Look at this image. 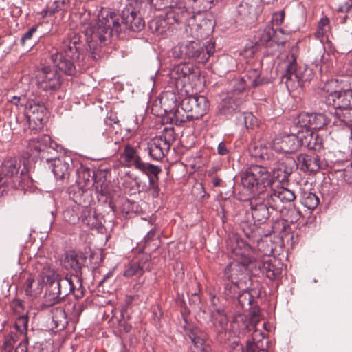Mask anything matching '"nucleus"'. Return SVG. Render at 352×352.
<instances>
[{
  "label": "nucleus",
  "instance_id": "1",
  "mask_svg": "<svg viewBox=\"0 0 352 352\" xmlns=\"http://www.w3.org/2000/svg\"><path fill=\"white\" fill-rule=\"evenodd\" d=\"M122 31L119 16L114 12L107 10L101 17L85 30V36L92 58L96 59L98 47L105 46L111 42L113 36H118Z\"/></svg>",
  "mask_w": 352,
  "mask_h": 352
},
{
  "label": "nucleus",
  "instance_id": "2",
  "mask_svg": "<svg viewBox=\"0 0 352 352\" xmlns=\"http://www.w3.org/2000/svg\"><path fill=\"white\" fill-rule=\"evenodd\" d=\"M296 195L294 191L283 186L270 188L267 194L258 195L251 201L252 216L254 222L258 224L265 223L269 219L272 210H280L284 203L294 201Z\"/></svg>",
  "mask_w": 352,
  "mask_h": 352
},
{
  "label": "nucleus",
  "instance_id": "3",
  "mask_svg": "<svg viewBox=\"0 0 352 352\" xmlns=\"http://www.w3.org/2000/svg\"><path fill=\"white\" fill-rule=\"evenodd\" d=\"M82 44L79 37L74 32L63 41V54L57 51L51 52V60L60 71L67 75L76 73V65H82L85 56L82 52Z\"/></svg>",
  "mask_w": 352,
  "mask_h": 352
},
{
  "label": "nucleus",
  "instance_id": "4",
  "mask_svg": "<svg viewBox=\"0 0 352 352\" xmlns=\"http://www.w3.org/2000/svg\"><path fill=\"white\" fill-rule=\"evenodd\" d=\"M199 28V25H192V27L189 25L188 28H186L187 34L195 40L184 41L175 45L173 49L175 58H195L201 63L208 61L214 53V47L212 43L205 45L199 41L201 34Z\"/></svg>",
  "mask_w": 352,
  "mask_h": 352
},
{
  "label": "nucleus",
  "instance_id": "5",
  "mask_svg": "<svg viewBox=\"0 0 352 352\" xmlns=\"http://www.w3.org/2000/svg\"><path fill=\"white\" fill-rule=\"evenodd\" d=\"M266 165H252L243 173L241 182L244 187L258 195L267 194L270 188L282 186L276 182Z\"/></svg>",
  "mask_w": 352,
  "mask_h": 352
},
{
  "label": "nucleus",
  "instance_id": "6",
  "mask_svg": "<svg viewBox=\"0 0 352 352\" xmlns=\"http://www.w3.org/2000/svg\"><path fill=\"white\" fill-rule=\"evenodd\" d=\"M36 270L38 272L41 283L47 286L44 296L46 306H53L60 303V292L61 287L59 283L65 278L47 263H38Z\"/></svg>",
  "mask_w": 352,
  "mask_h": 352
},
{
  "label": "nucleus",
  "instance_id": "7",
  "mask_svg": "<svg viewBox=\"0 0 352 352\" xmlns=\"http://www.w3.org/2000/svg\"><path fill=\"white\" fill-rule=\"evenodd\" d=\"M247 287L242 288L243 292L238 294V302L239 306L244 311H250V317L239 314L232 322V328L235 329L236 325L239 327V331L245 333V331L251 330L257 325L260 321L259 309L253 307L254 296L247 290Z\"/></svg>",
  "mask_w": 352,
  "mask_h": 352
},
{
  "label": "nucleus",
  "instance_id": "8",
  "mask_svg": "<svg viewBox=\"0 0 352 352\" xmlns=\"http://www.w3.org/2000/svg\"><path fill=\"white\" fill-rule=\"evenodd\" d=\"M313 77L312 69L305 65H298L293 54L288 57V63L286 66L285 73L282 76V80H285L289 91L302 88L305 83L309 82Z\"/></svg>",
  "mask_w": 352,
  "mask_h": 352
},
{
  "label": "nucleus",
  "instance_id": "9",
  "mask_svg": "<svg viewBox=\"0 0 352 352\" xmlns=\"http://www.w3.org/2000/svg\"><path fill=\"white\" fill-rule=\"evenodd\" d=\"M1 173L14 189L24 190L32 182L27 168L22 166L21 160L16 157L6 159L1 165Z\"/></svg>",
  "mask_w": 352,
  "mask_h": 352
},
{
  "label": "nucleus",
  "instance_id": "10",
  "mask_svg": "<svg viewBox=\"0 0 352 352\" xmlns=\"http://www.w3.org/2000/svg\"><path fill=\"white\" fill-rule=\"evenodd\" d=\"M63 215L64 219L70 224L76 225L81 222L91 229L98 227V221L91 208L89 206L77 204L76 201L63 212Z\"/></svg>",
  "mask_w": 352,
  "mask_h": 352
},
{
  "label": "nucleus",
  "instance_id": "11",
  "mask_svg": "<svg viewBox=\"0 0 352 352\" xmlns=\"http://www.w3.org/2000/svg\"><path fill=\"white\" fill-rule=\"evenodd\" d=\"M254 259L250 256L241 255L240 261L230 263L225 268L224 275L229 281L243 284L247 287L250 278L248 269L254 265Z\"/></svg>",
  "mask_w": 352,
  "mask_h": 352
},
{
  "label": "nucleus",
  "instance_id": "12",
  "mask_svg": "<svg viewBox=\"0 0 352 352\" xmlns=\"http://www.w3.org/2000/svg\"><path fill=\"white\" fill-rule=\"evenodd\" d=\"M174 135L173 128H165L162 135L153 138L148 143V154L153 160L160 161L164 158L175 140Z\"/></svg>",
  "mask_w": 352,
  "mask_h": 352
},
{
  "label": "nucleus",
  "instance_id": "13",
  "mask_svg": "<svg viewBox=\"0 0 352 352\" xmlns=\"http://www.w3.org/2000/svg\"><path fill=\"white\" fill-rule=\"evenodd\" d=\"M144 16V10L142 9V5L135 3V6H128L122 11L120 23L122 28L124 26L126 29L133 32L142 30L145 25Z\"/></svg>",
  "mask_w": 352,
  "mask_h": 352
},
{
  "label": "nucleus",
  "instance_id": "14",
  "mask_svg": "<svg viewBox=\"0 0 352 352\" xmlns=\"http://www.w3.org/2000/svg\"><path fill=\"white\" fill-rule=\"evenodd\" d=\"M160 102L164 113H174L177 124H182L195 120L191 117L190 113H187L183 110L182 102L180 107L175 109L177 107V98L173 93H166L163 94L160 98Z\"/></svg>",
  "mask_w": 352,
  "mask_h": 352
},
{
  "label": "nucleus",
  "instance_id": "15",
  "mask_svg": "<svg viewBox=\"0 0 352 352\" xmlns=\"http://www.w3.org/2000/svg\"><path fill=\"white\" fill-rule=\"evenodd\" d=\"M36 79L37 85L44 91L56 90L61 85L60 74L51 66H44L38 69Z\"/></svg>",
  "mask_w": 352,
  "mask_h": 352
},
{
  "label": "nucleus",
  "instance_id": "16",
  "mask_svg": "<svg viewBox=\"0 0 352 352\" xmlns=\"http://www.w3.org/2000/svg\"><path fill=\"white\" fill-rule=\"evenodd\" d=\"M122 157L126 162L133 165L136 169L147 175L160 174L162 171L159 166L144 162L140 157L136 154L135 148L130 145L125 146Z\"/></svg>",
  "mask_w": 352,
  "mask_h": 352
},
{
  "label": "nucleus",
  "instance_id": "17",
  "mask_svg": "<svg viewBox=\"0 0 352 352\" xmlns=\"http://www.w3.org/2000/svg\"><path fill=\"white\" fill-rule=\"evenodd\" d=\"M59 286L61 287L60 292V302L71 293L74 294L76 298H81L84 296L85 289L82 286L81 278L77 274L66 275Z\"/></svg>",
  "mask_w": 352,
  "mask_h": 352
},
{
  "label": "nucleus",
  "instance_id": "18",
  "mask_svg": "<svg viewBox=\"0 0 352 352\" xmlns=\"http://www.w3.org/2000/svg\"><path fill=\"white\" fill-rule=\"evenodd\" d=\"M182 108L191 117L197 120L203 117L208 108V102L206 98L201 95L190 96L182 101Z\"/></svg>",
  "mask_w": 352,
  "mask_h": 352
},
{
  "label": "nucleus",
  "instance_id": "19",
  "mask_svg": "<svg viewBox=\"0 0 352 352\" xmlns=\"http://www.w3.org/2000/svg\"><path fill=\"white\" fill-rule=\"evenodd\" d=\"M166 16L168 22L171 25L184 23L187 24L186 28H188L189 25L192 27V25H197L190 23L191 21H195V15L188 10L182 0H179L176 6L167 10Z\"/></svg>",
  "mask_w": 352,
  "mask_h": 352
},
{
  "label": "nucleus",
  "instance_id": "20",
  "mask_svg": "<svg viewBox=\"0 0 352 352\" xmlns=\"http://www.w3.org/2000/svg\"><path fill=\"white\" fill-rule=\"evenodd\" d=\"M50 168H51L56 179H67L72 170V161L67 157L62 158L56 157L47 159Z\"/></svg>",
  "mask_w": 352,
  "mask_h": 352
},
{
  "label": "nucleus",
  "instance_id": "21",
  "mask_svg": "<svg viewBox=\"0 0 352 352\" xmlns=\"http://www.w3.org/2000/svg\"><path fill=\"white\" fill-rule=\"evenodd\" d=\"M299 148L300 143L298 137L294 134L276 137L272 144V149L279 153H292Z\"/></svg>",
  "mask_w": 352,
  "mask_h": 352
},
{
  "label": "nucleus",
  "instance_id": "22",
  "mask_svg": "<svg viewBox=\"0 0 352 352\" xmlns=\"http://www.w3.org/2000/svg\"><path fill=\"white\" fill-rule=\"evenodd\" d=\"M298 167V162L294 157L289 155H283L281 157L276 158L275 164L271 166L274 174L277 171V177L280 176V173L283 174L282 180L287 179Z\"/></svg>",
  "mask_w": 352,
  "mask_h": 352
},
{
  "label": "nucleus",
  "instance_id": "23",
  "mask_svg": "<svg viewBox=\"0 0 352 352\" xmlns=\"http://www.w3.org/2000/svg\"><path fill=\"white\" fill-rule=\"evenodd\" d=\"M279 34H284L282 28L274 30L272 25H266L256 32L254 41L259 45H265L272 39L277 43H283L285 39L279 38Z\"/></svg>",
  "mask_w": 352,
  "mask_h": 352
},
{
  "label": "nucleus",
  "instance_id": "24",
  "mask_svg": "<svg viewBox=\"0 0 352 352\" xmlns=\"http://www.w3.org/2000/svg\"><path fill=\"white\" fill-rule=\"evenodd\" d=\"M47 113V109L43 104L33 100L28 101L25 108V116L30 126L33 122L36 126L41 125Z\"/></svg>",
  "mask_w": 352,
  "mask_h": 352
},
{
  "label": "nucleus",
  "instance_id": "25",
  "mask_svg": "<svg viewBox=\"0 0 352 352\" xmlns=\"http://www.w3.org/2000/svg\"><path fill=\"white\" fill-rule=\"evenodd\" d=\"M254 264L270 280L278 278L282 274V264L275 258H269L262 263L254 260Z\"/></svg>",
  "mask_w": 352,
  "mask_h": 352
},
{
  "label": "nucleus",
  "instance_id": "26",
  "mask_svg": "<svg viewBox=\"0 0 352 352\" xmlns=\"http://www.w3.org/2000/svg\"><path fill=\"white\" fill-rule=\"evenodd\" d=\"M273 149L263 146L261 144L256 143L250 148L251 155L263 161L264 164L269 167L272 166L276 162Z\"/></svg>",
  "mask_w": 352,
  "mask_h": 352
},
{
  "label": "nucleus",
  "instance_id": "27",
  "mask_svg": "<svg viewBox=\"0 0 352 352\" xmlns=\"http://www.w3.org/2000/svg\"><path fill=\"white\" fill-rule=\"evenodd\" d=\"M194 75V67L191 63H181L175 67L170 72L171 78L175 79L177 85L182 86L188 82L191 76Z\"/></svg>",
  "mask_w": 352,
  "mask_h": 352
},
{
  "label": "nucleus",
  "instance_id": "28",
  "mask_svg": "<svg viewBox=\"0 0 352 352\" xmlns=\"http://www.w3.org/2000/svg\"><path fill=\"white\" fill-rule=\"evenodd\" d=\"M298 166L304 172H317L321 168V160L318 155L300 154L297 157Z\"/></svg>",
  "mask_w": 352,
  "mask_h": 352
},
{
  "label": "nucleus",
  "instance_id": "29",
  "mask_svg": "<svg viewBox=\"0 0 352 352\" xmlns=\"http://www.w3.org/2000/svg\"><path fill=\"white\" fill-rule=\"evenodd\" d=\"M336 110L352 107V89L336 90L329 95Z\"/></svg>",
  "mask_w": 352,
  "mask_h": 352
},
{
  "label": "nucleus",
  "instance_id": "30",
  "mask_svg": "<svg viewBox=\"0 0 352 352\" xmlns=\"http://www.w3.org/2000/svg\"><path fill=\"white\" fill-rule=\"evenodd\" d=\"M150 270V262L148 256H143L138 261L131 263L124 272L125 277H140L145 271Z\"/></svg>",
  "mask_w": 352,
  "mask_h": 352
},
{
  "label": "nucleus",
  "instance_id": "31",
  "mask_svg": "<svg viewBox=\"0 0 352 352\" xmlns=\"http://www.w3.org/2000/svg\"><path fill=\"white\" fill-rule=\"evenodd\" d=\"M300 117L303 126L312 130L321 129L328 123L327 117L322 113H306Z\"/></svg>",
  "mask_w": 352,
  "mask_h": 352
},
{
  "label": "nucleus",
  "instance_id": "32",
  "mask_svg": "<svg viewBox=\"0 0 352 352\" xmlns=\"http://www.w3.org/2000/svg\"><path fill=\"white\" fill-rule=\"evenodd\" d=\"M297 137L300 147L304 146L309 150H318L322 146V138L312 131L298 133Z\"/></svg>",
  "mask_w": 352,
  "mask_h": 352
},
{
  "label": "nucleus",
  "instance_id": "33",
  "mask_svg": "<svg viewBox=\"0 0 352 352\" xmlns=\"http://www.w3.org/2000/svg\"><path fill=\"white\" fill-rule=\"evenodd\" d=\"M86 257L82 253L69 251L65 254L62 261L63 267L67 270H73L76 272L80 271Z\"/></svg>",
  "mask_w": 352,
  "mask_h": 352
},
{
  "label": "nucleus",
  "instance_id": "34",
  "mask_svg": "<svg viewBox=\"0 0 352 352\" xmlns=\"http://www.w3.org/2000/svg\"><path fill=\"white\" fill-rule=\"evenodd\" d=\"M243 78L246 80L249 87L251 88H255L258 86L269 82V80L267 78L261 77V69L259 66L249 69Z\"/></svg>",
  "mask_w": 352,
  "mask_h": 352
},
{
  "label": "nucleus",
  "instance_id": "35",
  "mask_svg": "<svg viewBox=\"0 0 352 352\" xmlns=\"http://www.w3.org/2000/svg\"><path fill=\"white\" fill-rule=\"evenodd\" d=\"M98 174V171L95 173L91 171L89 168L81 166L78 170V184L85 189H92V184L96 176Z\"/></svg>",
  "mask_w": 352,
  "mask_h": 352
},
{
  "label": "nucleus",
  "instance_id": "36",
  "mask_svg": "<svg viewBox=\"0 0 352 352\" xmlns=\"http://www.w3.org/2000/svg\"><path fill=\"white\" fill-rule=\"evenodd\" d=\"M232 330L238 333L239 336L240 335L245 336L252 331L250 338L248 337L246 340V346H248V342H250V344L253 346H263V340L264 338V333L261 331L256 329V326L251 330L245 331V333L240 332L239 327L237 325H236L235 329L232 328Z\"/></svg>",
  "mask_w": 352,
  "mask_h": 352
},
{
  "label": "nucleus",
  "instance_id": "37",
  "mask_svg": "<svg viewBox=\"0 0 352 352\" xmlns=\"http://www.w3.org/2000/svg\"><path fill=\"white\" fill-rule=\"evenodd\" d=\"M54 327L57 330L65 329L68 323L66 313L63 307H58L51 311Z\"/></svg>",
  "mask_w": 352,
  "mask_h": 352
},
{
  "label": "nucleus",
  "instance_id": "38",
  "mask_svg": "<svg viewBox=\"0 0 352 352\" xmlns=\"http://www.w3.org/2000/svg\"><path fill=\"white\" fill-rule=\"evenodd\" d=\"M23 289L25 294L31 297H36L41 294L43 284L39 280H35L30 276L23 285Z\"/></svg>",
  "mask_w": 352,
  "mask_h": 352
},
{
  "label": "nucleus",
  "instance_id": "39",
  "mask_svg": "<svg viewBox=\"0 0 352 352\" xmlns=\"http://www.w3.org/2000/svg\"><path fill=\"white\" fill-rule=\"evenodd\" d=\"M197 330H191L189 331L188 336L194 344V352H210V347L203 338L197 334Z\"/></svg>",
  "mask_w": 352,
  "mask_h": 352
},
{
  "label": "nucleus",
  "instance_id": "40",
  "mask_svg": "<svg viewBox=\"0 0 352 352\" xmlns=\"http://www.w3.org/2000/svg\"><path fill=\"white\" fill-rule=\"evenodd\" d=\"M92 190L104 196L109 193V182L102 171H98L96 178L92 184Z\"/></svg>",
  "mask_w": 352,
  "mask_h": 352
},
{
  "label": "nucleus",
  "instance_id": "41",
  "mask_svg": "<svg viewBox=\"0 0 352 352\" xmlns=\"http://www.w3.org/2000/svg\"><path fill=\"white\" fill-rule=\"evenodd\" d=\"M212 321L217 333H222L228 324V318L221 311L217 310L212 314Z\"/></svg>",
  "mask_w": 352,
  "mask_h": 352
},
{
  "label": "nucleus",
  "instance_id": "42",
  "mask_svg": "<svg viewBox=\"0 0 352 352\" xmlns=\"http://www.w3.org/2000/svg\"><path fill=\"white\" fill-rule=\"evenodd\" d=\"M19 340V335L17 333L11 332L7 335L4 338L2 346L3 352H12L16 341Z\"/></svg>",
  "mask_w": 352,
  "mask_h": 352
},
{
  "label": "nucleus",
  "instance_id": "43",
  "mask_svg": "<svg viewBox=\"0 0 352 352\" xmlns=\"http://www.w3.org/2000/svg\"><path fill=\"white\" fill-rule=\"evenodd\" d=\"M320 199L312 192H305L302 199V204L309 210H314L319 204Z\"/></svg>",
  "mask_w": 352,
  "mask_h": 352
},
{
  "label": "nucleus",
  "instance_id": "44",
  "mask_svg": "<svg viewBox=\"0 0 352 352\" xmlns=\"http://www.w3.org/2000/svg\"><path fill=\"white\" fill-rule=\"evenodd\" d=\"M151 4L157 10H168L173 6H176L179 0H151Z\"/></svg>",
  "mask_w": 352,
  "mask_h": 352
},
{
  "label": "nucleus",
  "instance_id": "45",
  "mask_svg": "<svg viewBox=\"0 0 352 352\" xmlns=\"http://www.w3.org/2000/svg\"><path fill=\"white\" fill-rule=\"evenodd\" d=\"M329 19L327 17L321 18L318 22L317 30L314 33L316 38L322 39L329 28Z\"/></svg>",
  "mask_w": 352,
  "mask_h": 352
},
{
  "label": "nucleus",
  "instance_id": "46",
  "mask_svg": "<svg viewBox=\"0 0 352 352\" xmlns=\"http://www.w3.org/2000/svg\"><path fill=\"white\" fill-rule=\"evenodd\" d=\"M243 287H245L243 284L230 281L225 286L224 293L228 298H234L236 294H239L240 289Z\"/></svg>",
  "mask_w": 352,
  "mask_h": 352
},
{
  "label": "nucleus",
  "instance_id": "47",
  "mask_svg": "<svg viewBox=\"0 0 352 352\" xmlns=\"http://www.w3.org/2000/svg\"><path fill=\"white\" fill-rule=\"evenodd\" d=\"M28 318L26 316H21L16 320L14 327L21 336H26Z\"/></svg>",
  "mask_w": 352,
  "mask_h": 352
},
{
  "label": "nucleus",
  "instance_id": "48",
  "mask_svg": "<svg viewBox=\"0 0 352 352\" xmlns=\"http://www.w3.org/2000/svg\"><path fill=\"white\" fill-rule=\"evenodd\" d=\"M243 118L247 129H254L258 126V120L252 113H245L243 115Z\"/></svg>",
  "mask_w": 352,
  "mask_h": 352
},
{
  "label": "nucleus",
  "instance_id": "49",
  "mask_svg": "<svg viewBox=\"0 0 352 352\" xmlns=\"http://www.w3.org/2000/svg\"><path fill=\"white\" fill-rule=\"evenodd\" d=\"M158 175H149V189L152 190V196L157 197L159 195L160 188L157 184Z\"/></svg>",
  "mask_w": 352,
  "mask_h": 352
},
{
  "label": "nucleus",
  "instance_id": "50",
  "mask_svg": "<svg viewBox=\"0 0 352 352\" xmlns=\"http://www.w3.org/2000/svg\"><path fill=\"white\" fill-rule=\"evenodd\" d=\"M162 21L159 19H153L148 22V27L153 33L162 34L164 28L162 26Z\"/></svg>",
  "mask_w": 352,
  "mask_h": 352
},
{
  "label": "nucleus",
  "instance_id": "51",
  "mask_svg": "<svg viewBox=\"0 0 352 352\" xmlns=\"http://www.w3.org/2000/svg\"><path fill=\"white\" fill-rule=\"evenodd\" d=\"M37 139L45 152H48V149L53 147V142L50 135H44Z\"/></svg>",
  "mask_w": 352,
  "mask_h": 352
},
{
  "label": "nucleus",
  "instance_id": "52",
  "mask_svg": "<svg viewBox=\"0 0 352 352\" xmlns=\"http://www.w3.org/2000/svg\"><path fill=\"white\" fill-rule=\"evenodd\" d=\"M338 12L346 13L352 16V0H347L343 3L340 4L338 8Z\"/></svg>",
  "mask_w": 352,
  "mask_h": 352
},
{
  "label": "nucleus",
  "instance_id": "53",
  "mask_svg": "<svg viewBox=\"0 0 352 352\" xmlns=\"http://www.w3.org/2000/svg\"><path fill=\"white\" fill-rule=\"evenodd\" d=\"M234 91L240 93V92L245 91L247 89H252V88L249 87V85H248L246 80L243 77L236 81V82L234 85Z\"/></svg>",
  "mask_w": 352,
  "mask_h": 352
},
{
  "label": "nucleus",
  "instance_id": "54",
  "mask_svg": "<svg viewBox=\"0 0 352 352\" xmlns=\"http://www.w3.org/2000/svg\"><path fill=\"white\" fill-rule=\"evenodd\" d=\"M37 31V26L32 27L27 32H25L21 38L20 43L21 45L24 46L26 42L32 39L33 34Z\"/></svg>",
  "mask_w": 352,
  "mask_h": 352
},
{
  "label": "nucleus",
  "instance_id": "55",
  "mask_svg": "<svg viewBox=\"0 0 352 352\" xmlns=\"http://www.w3.org/2000/svg\"><path fill=\"white\" fill-rule=\"evenodd\" d=\"M30 146L32 150H34L37 153H42L41 157H45L44 154L45 152L41 144H38V140L37 138L33 139L30 141Z\"/></svg>",
  "mask_w": 352,
  "mask_h": 352
},
{
  "label": "nucleus",
  "instance_id": "56",
  "mask_svg": "<svg viewBox=\"0 0 352 352\" xmlns=\"http://www.w3.org/2000/svg\"><path fill=\"white\" fill-rule=\"evenodd\" d=\"M10 186V182L7 179V177H6L5 175H3V177L1 176V175L0 174V197L4 195V193L7 190V188Z\"/></svg>",
  "mask_w": 352,
  "mask_h": 352
},
{
  "label": "nucleus",
  "instance_id": "57",
  "mask_svg": "<svg viewBox=\"0 0 352 352\" xmlns=\"http://www.w3.org/2000/svg\"><path fill=\"white\" fill-rule=\"evenodd\" d=\"M28 351V338L26 336H23L19 344L15 348V352H27Z\"/></svg>",
  "mask_w": 352,
  "mask_h": 352
},
{
  "label": "nucleus",
  "instance_id": "58",
  "mask_svg": "<svg viewBox=\"0 0 352 352\" xmlns=\"http://www.w3.org/2000/svg\"><path fill=\"white\" fill-rule=\"evenodd\" d=\"M285 13L283 11H281L278 13H275L272 19V23L273 25H280L283 23L284 21Z\"/></svg>",
  "mask_w": 352,
  "mask_h": 352
},
{
  "label": "nucleus",
  "instance_id": "59",
  "mask_svg": "<svg viewBox=\"0 0 352 352\" xmlns=\"http://www.w3.org/2000/svg\"><path fill=\"white\" fill-rule=\"evenodd\" d=\"M246 352H269L266 349H264L263 346H253L250 344V342H248V346H246Z\"/></svg>",
  "mask_w": 352,
  "mask_h": 352
},
{
  "label": "nucleus",
  "instance_id": "60",
  "mask_svg": "<svg viewBox=\"0 0 352 352\" xmlns=\"http://www.w3.org/2000/svg\"><path fill=\"white\" fill-rule=\"evenodd\" d=\"M50 16L55 14L58 10H61L62 8L60 6V0L54 2V5L52 7H49L46 9Z\"/></svg>",
  "mask_w": 352,
  "mask_h": 352
},
{
  "label": "nucleus",
  "instance_id": "61",
  "mask_svg": "<svg viewBox=\"0 0 352 352\" xmlns=\"http://www.w3.org/2000/svg\"><path fill=\"white\" fill-rule=\"evenodd\" d=\"M217 152L218 154L221 155H225L229 153V151L228 150L226 144L224 142H221L219 144L217 147Z\"/></svg>",
  "mask_w": 352,
  "mask_h": 352
},
{
  "label": "nucleus",
  "instance_id": "62",
  "mask_svg": "<svg viewBox=\"0 0 352 352\" xmlns=\"http://www.w3.org/2000/svg\"><path fill=\"white\" fill-rule=\"evenodd\" d=\"M74 0H61L60 1V6L62 8V10L71 9L72 8V2ZM73 6H74V3H73Z\"/></svg>",
  "mask_w": 352,
  "mask_h": 352
},
{
  "label": "nucleus",
  "instance_id": "63",
  "mask_svg": "<svg viewBox=\"0 0 352 352\" xmlns=\"http://www.w3.org/2000/svg\"><path fill=\"white\" fill-rule=\"evenodd\" d=\"M156 236V229L153 228L146 235L144 240L146 243L149 242L153 240V239Z\"/></svg>",
  "mask_w": 352,
  "mask_h": 352
},
{
  "label": "nucleus",
  "instance_id": "64",
  "mask_svg": "<svg viewBox=\"0 0 352 352\" xmlns=\"http://www.w3.org/2000/svg\"><path fill=\"white\" fill-rule=\"evenodd\" d=\"M120 331H124V333H128L130 331L131 329V326L130 324H126L125 322H120Z\"/></svg>",
  "mask_w": 352,
  "mask_h": 352
}]
</instances>
